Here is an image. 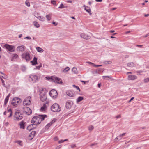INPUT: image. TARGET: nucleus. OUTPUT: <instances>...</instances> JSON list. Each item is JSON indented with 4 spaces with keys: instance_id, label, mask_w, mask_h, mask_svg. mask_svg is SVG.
<instances>
[{
    "instance_id": "1",
    "label": "nucleus",
    "mask_w": 149,
    "mask_h": 149,
    "mask_svg": "<svg viewBox=\"0 0 149 149\" xmlns=\"http://www.w3.org/2000/svg\"><path fill=\"white\" fill-rule=\"evenodd\" d=\"M47 117V116L45 115H40L39 116H34L32 119L31 123H35V125L40 124L42 121Z\"/></svg>"
},
{
    "instance_id": "2",
    "label": "nucleus",
    "mask_w": 149,
    "mask_h": 149,
    "mask_svg": "<svg viewBox=\"0 0 149 149\" xmlns=\"http://www.w3.org/2000/svg\"><path fill=\"white\" fill-rule=\"evenodd\" d=\"M45 78L48 80H51L52 81L58 84H61L62 83L61 79L55 76L51 77L47 76Z\"/></svg>"
},
{
    "instance_id": "3",
    "label": "nucleus",
    "mask_w": 149,
    "mask_h": 149,
    "mask_svg": "<svg viewBox=\"0 0 149 149\" xmlns=\"http://www.w3.org/2000/svg\"><path fill=\"white\" fill-rule=\"evenodd\" d=\"M14 120H16L19 121L23 118L22 114L20 113L19 110H17L14 116Z\"/></svg>"
},
{
    "instance_id": "4",
    "label": "nucleus",
    "mask_w": 149,
    "mask_h": 149,
    "mask_svg": "<svg viewBox=\"0 0 149 149\" xmlns=\"http://www.w3.org/2000/svg\"><path fill=\"white\" fill-rule=\"evenodd\" d=\"M51 111L54 112H58L60 111L61 108L60 106L57 103L54 104L51 107Z\"/></svg>"
},
{
    "instance_id": "5",
    "label": "nucleus",
    "mask_w": 149,
    "mask_h": 149,
    "mask_svg": "<svg viewBox=\"0 0 149 149\" xmlns=\"http://www.w3.org/2000/svg\"><path fill=\"white\" fill-rule=\"evenodd\" d=\"M29 79L30 81L34 83L38 80V77L35 74L30 75Z\"/></svg>"
},
{
    "instance_id": "6",
    "label": "nucleus",
    "mask_w": 149,
    "mask_h": 149,
    "mask_svg": "<svg viewBox=\"0 0 149 149\" xmlns=\"http://www.w3.org/2000/svg\"><path fill=\"white\" fill-rule=\"evenodd\" d=\"M21 102V100L20 98L15 97L13 99L11 102V104L13 106H16Z\"/></svg>"
},
{
    "instance_id": "7",
    "label": "nucleus",
    "mask_w": 149,
    "mask_h": 149,
    "mask_svg": "<svg viewBox=\"0 0 149 149\" xmlns=\"http://www.w3.org/2000/svg\"><path fill=\"white\" fill-rule=\"evenodd\" d=\"M31 100V97L30 96H28L25 98L23 101L24 105H29L30 104Z\"/></svg>"
},
{
    "instance_id": "8",
    "label": "nucleus",
    "mask_w": 149,
    "mask_h": 149,
    "mask_svg": "<svg viewBox=\"0 0 149 149\" xmlns=\"http://www.w3.org/2000/svg\"><path fill=\"white\" fill-rule=\"evenodd\" d=\"M49 94L53 98H56L58 95L57 91L54 89L50 91Z\"/></svg>"
},
{
    "instance_id": "9",
    "label": "nucleus",
    "mask_w": 149,
    "mask_h": 149,
    "mask_svg": "<svg viewBox=\"0 0 149 149\" xmlns=\"http://www.w3.org/2000/svg\"><path fill=\"white\" fill-rule=\"evenodd\" d=\"M4 47L9 51L14 52L15 50V47L14 46L5 44L4 45Z\"/></svg>"
},
{
    "instance_id": "10",
    "label": "nucleus",
    "mask_w": 149,
    "mask_h": 149,
    "mask_svg": "<svg viewBox=\"0 0 149 149\" xmlns=\"http://www.w3.org/2000/svg\"><path fill=\"white\" fill-rule=\"evenodd\" d=\"M22 58L25 59L27 61H29L31 59L30 54L28 52L22 54Z\"/></svg>"
},
{
    "instance_id": "11",
    "label": "nucleus",
    "mask_w": 149,
    "mask_h": 149,
    "mask_svg": "<svg viewBox=\"0 0 149 149\" xmlns=\"http://www.w3.org/2000/svg\"><path fill=\"white\" fill-rule=\"evenodd\" d=\"M24 113L27 115H29L32 113V111L29 108L25 107L24 108Z\"/></svg>"
},
{
    "instance_id": "12",
    "label": "nucleus",
    "mask_w": 149,
    "mask_h": 149,
    "mask_svg": "<svg viewBox=\"0 0 149 149\" xmlns=\"http://www.w3.org/2000/svg\"><path fill=\"white\" fill-rule=\"evenodd\" d=\"M72 102L71 101H67L66 103L65 107L66 108L69 109H70L72 105Z\"/></svg>"
},
{
    "instance_id": "13",
    "label": "nucleus",
    "mask_w": 149,
    "mask_h": 149,
    "mask_svg": "<svg viewBox=\"0 0 149 149\" xmlns=\"http://www.w3.org/2000/svg\"><path fill=\"white\" fill-rule=\"evenodd\" d=\"M80 36L82 38L86 40L89 39L90 38V36H89L88 35L85 33L81 34L80 35Z\"/></svg>"
},
{
    "instance_id": "14",
    "label": "nucleus",
    "mask_w": 149,
    "mask_h": 149,
    "mask_svg": "<svg viewBox=\"0 0 149 149\" xmlns=\"http://www.w3.org/2000/svg\"><path fill=\"white\" fill-rule=\"evenodd\" d=\"M137 77L134 75H129L128 77V80H134L136 79Z\"/></svg>"
},
{
    "instance_id": "15",
    "label": "nucleus",
    "mask_w": 149,
    "mask_h": 149,
    "mask_svg": "<svg viewBox=\"0 0 149 149\" xmlns=\"http://www.w3.org/2000/svg\"><path fill=\"white\" fill-rule=\"evenodd\" d=\"M37 58L35 57H34L32 61H31V63H32V65H35L37 64Z\"/></svg>"
},
{
    "instance_id": "16",
    "label": "nucleus",
    "mask_w": 149,
    "mask_h": 149,
    "mask_svg": "<svg viewBox=\"0 0 149 149\" xmlns=\"http://www.w3.org/2000/svg\"><path fill=\"white\" fill-rule=\"evenodd\" d=\"M25 47L24 45L19 46L17 47V50L19 51L23 52L24 51Z\"/></svg>"
},
{
    "instance_id": "17",
    "label": "nucleus",
    "mask_w": 149,
    "mask_h": 149,
    "mask_svg": "<svg viewBox=\"0 0 149 149\" xmlns=\"http://www.w3.org/2000/svg\"><path fill=\"white\" fill-rule=\"evenodd\" d=\"M26 123L24 121H22L20 123L19 125L20 126V128L22 129L25 128V125Z\"/></svg>"
},
{
    "instance_id": "18",
    "label": "nucleus",
    "mask_w": 149,
    "mask_h": 149,
    "mask_svg": "<svg viewBox=\"0 0 149 149\" xmlns=\"http://www.w3.org/2000/svg\"><path fill=\"white\" fill-rule=\"evenodd\" d=\"M127 66L130 67H133L136 66L135 64L133 62L128 63L127 64Z\"/></svg>"
},
{
    "instance_id": "19",
    "label": "nucleus",
    "mask_w": 149,
    "mask_h": 149,
    "mask_svg": "<svg viewBox=\"0 0 149 149\" xmlns=\"http://www.w3.org/2000/svg\"><path fill=\"white\" fill-rule=\"evenodd\" d=\"M47 99V97L45 94H44L43 96H42V95H40V100L41 101L43 102L45 101Z\"/></svg>"
},
{
    "instance_id": "20",
    "label": "nucleus",
    "mask_w": 149,
    "mask_h": 149,
    "mask_svg": "<svg viewBox=\"0 0 149 149\" xmlns=\"http://www.w3.org/2000/svg\"><path fill=\"white\" fill-rule=\"evenodd\" d=\"M85 10L90 15H91L92 13H91V9L90 7L88 6L86 7L85 8Z\"/></svg>"
},
{
    "instance_id": "21",
    "label": "nucleus",
    "mask_w": 149,
    "mask_h": 149,
    "mask_svg": "<svg viewBox=\"0 0 149 149\" xmlns=\"http://www.w3.org/2000/svg\"><path fill=\"white\" fill-rule=\"evenodd\" d=\"M10 96V94H9L6 97L5 100V101H4V105H6L8 102V100Z\"/></svg>"
},
{
    "instance_id": "22",
    "label": "nucleus",
    "mask_w": 149,
    "mask_h": 149,
    "mask_svg": "<svg viewBox=\"0 0 149 149\" xmlns=\"http://www.w3.org/2000/svg\"><path fill=\"white\" fill-rule=\"evenodd\" d=\"M36 49L38 52L40 53H42L44 51L43 50L42 48L39 47H36Z\"/></svg>"
},
{
    "instance_id": "23",
    "label": "nucleus",
    "mask_w": 149,
    "mask_h": 149,
    "mask_svg": "<svg viewBox=\"0 0 149 149\" xmlns=\"http://www.w3.org/2000/svg\"><path fill=\"white\" fill-rule=\"evenodd\" d=\"M3 77L4 79L6 78V76L4 75V77H3V76H2L1 77H0V78L2 81V83L3 85V86H5V84L4 81L2 79Z\"/></svg>"
},
{
    "instance_id": "24",
    "label": "nucleus",
    "mask_w": 149,
    "mask_h": 149,
    "mask_svg": "<svg viewBox=\"0 0 149 149\" xmlns=\"http://www.w3.org/2000/svg\"><path fill=\"white\" fill-rule=\"evenodd\" d=\"M72 72H73L74 73L77 74L78 73V71H77V69L76 68L74 67L72 69Z\"/></svg>"
},
{
    "instance_id": "25",
    "label": "nucleus",
    "mask_w": 149,
    "mask_h": 149,
    "mask_svg": "<svg viewBox=\"0 0 149 149\" xmlns=\"http://www.w3.org/2000/svg\"><path fill=\"white\" fill-rule=\"evenodd\" d=\"M47 109L46 105L44 104L43 106L40 109V111H45Z\"/></svg>"
},
{
    "instance_id": "26",
    "label": "nucleus",
    "mask_w": 149,
    "mask_h": 149,
    "mask_svg": "<svg viewBox=\"0 0 149 149\" xmlns=\"http://www.w3.org/2000/svg\"><path fill=\"white\" fill-rule=\"evenodd\" d=\"M33 24L34 25L36 28H39L40 27L39 24L36 21H34Z\"/></svg>"
},
{
    "instance_id": "27",
    "label": "nucleus",
    "mask_w": 149,
    "mask_h": 149,
    "mask_svg": "<svg viewBox=\"0 0 149 149\" xmlns=\"http://www.w3.org/2000/svg\"><path fill=\"white\" fill-rule=\"evenodd\" d=\"M36 132L35 131H32L31 133V134L29 135V136L31 137L32 139L34 137L36 134Z\"/></svg>"
},
{
    "instance_id": "28",
    "label": "nucleus",
    "mask_w": 149,
    "mask_h": 149,
    "mask_svg": "<svg viewBox=\"0 0 149 149\" xmlns=\"http://www.w3.org/2000/svg\"><path fill=\"white\" fill-rule=\"evenodd\" d=\"M67 8V6H64L63 4L61 3L60 4V6L58 7V8L62 9L64 8Z\"/></svg>"
},
{
    "instance_id": "29",
    "label": "nucleus",
    "mask_w": 149,
    "mask_h": 149,
    "mask_svg": "<svg viewBox=\"0 0 149 149\" xmlns=\"http://www.w3.org/2000/svg\"><path fill=\"white\" fill-rule=\"evenodd\" d=\"M83 99V97L80 96L77 100V102L78 103L82 100Z\"/></svg>"
},
{
    "instance_id": "30",
    "label": "nucleus",
    "mask_w": 149,
    "mask_h": 149,
    "mask_svg": "<svg viewBox=\"0 0 149 149\" xmlns=\"http://www.w3.org/2000/svg\"><path fill=\"white\" fill-rule=\"evenodd\" d=\"M34 125H29L27 128V130H29V131H30L32 129V126H34Z\"/></svg>"
},
{
    "instance_id": "31",
    "label": "nucleus",
    "mask_w": 149,
    "mask_h": 149,
    "mask_svg": "<svg viewBox=\"0 0 149 149\" xmlns=\"http://www.w3.org/2000/svg\"><path fill=\"white\" fill-rule=\"evenodd\" d=\"M34 15L37 18H38L40 16V14L37 12H35L34 13Z\"/></svg>"
},
{
    "instance_id": "32",
    "label": "nucleus",
    "mask_w": 149,
    "mask_h": 149,
    "mask_svg": "<svg viewBox=\"0 0 149 149\" xmlns=\"http://www.w3.org/2000/svg\"><path fill=\"white\" fill-rule=\"evenodd\" d=\"M38 19H39V20L42 21H44L45 19V18L43 17L40 16L38 18Z\"/></svg>"
},
{
    "instance_id": "33",
    "label": "nucleus",
    "mask_w": 149,
    "mask_h": 149,
    "mask_svg": "<svg viewBox=\"0 0 149 149\" xmlns=\"http://www.w3.org/2000/svg\"><path fill=\"white\" fill-rule=\"evenodd\" d=\"M7 112H8V113H10V115L8 117V118H9L11 117L12 115V111L11 109H9L7 111Z\"/></svg>"
},
{
    "instance_id": "34",
    "label": "nucleus",
    "mask_w": 149,
    "mask_h": 149,
    "mask_svg": "<svg viewBox=\"0 0 149 149\" xmlns=\"http://www.w3.org/2000/svg\"><path fill=\"white\" fill-rule=\"evenodd\" d=\"M46 17L48 21H49L51 19V16L50 15H47L46 16Z\"/></svg>"
},
{
    "instance_id": "35",
    "label": "nucleus",
    "mask_w": 149,
    "mask_h": 149,
    "mask_svg": "<svg viewBox=\"0 0 149 149\" xmlns=\"http://www.w3.org/2000/svg\"><path fill=\"white\" fill-rule=\"evenodd\" d=\"M102 77L104 79L107 80V78H109V79H111L112 78V77L110 76H102Z\"/></svg>"
},
{
    "instance_id": "36",
    "label": "nucleus",
    "mask_w": 149,
    "mask_h": 149,
    "mask_svg": "<svg viewBox=\"0 0 149 149\" xmlns=\"http://www.w3.org/2000/svg\"><path fill=\"white\" fill-rule=\"evenodd\" d=\"M70 70V68L67 67L65 68V69L63 70V72H67Z\"/></svg>"
},
{
    "instance_id": "37",
    "label": "nucleus",
    "mask_w": 149,
    "mask_h": 149,
    "mask_svg": "<svg viewBox=\"0 0 149 149\" xmlns=\"http://www.w3.org/2000/svg\"><path fill=\"white\" fill-rule=\"evenodd\" d=\"M67 95L70 97L73 96V94L71 92H70L69 91L67 92L66 93Z\"/></svg>"
},
{
    "instance_id": "38",
    "label": "nucleus",
    "mask_w": 149,
    "mask_h": 149,
    "mask_svg": "<svg viewBox=\"0 0 149 149\" xmlns=\"http://www.w3.org/2000/svg\"><path fill=\"white\" fill-rule=\"evenodd\" d=\"M51 125H52L50 123H49L46 126L45 128L48 129Z\"/></svg>"
},
{
    "instance_id": "39",
    "label": "nucleus",
    "mask_w": 149,
    "mask_h": 149,
    "mask_svg": "<svg viewBox=\"0 0 149 149\" xmlns=\"http://www.w3.org/2000/svg\"><path fill=\"white\" fill-rule=\"evenodd\" d=\"M99 70H94L93 72L92 73L93 74H95L97 73H99Z\"/></svg>"
},
{
    "instance_id": "40",
    "label": "nucleus",
    "mask_w": 149,
    "mask_h": 149,
    "mask_svg": "<svg viewBox=\"0 0 149 149\" xmlns=\"http://www.w3.org/2000/svg\"><path fill=\"white\" fill-rule=\"evenodd\" d=\"M18 56L16 54H14L13 56V59H16L18 57Z\"/></svg>"
},
{
    "instance_id": "41",
    "label": "nucleus",
    "mask_w": 149,
    "mask_h": 149,
    "mask_svg": "<svg viewBox=\"0 0 149 149\" xmlns=\"http://www.w3.org/2000/svg\"><path fill=\"white\" fill-rule=\"evenodd\" d=\"M25 3L26 5L28 7H29L30 6V4L29 2L27 0H26L25 2Z\"/></svg>"
},
{
    "instance_id": "42",
    "label": "nucleus",
    "mask_w": 149,
    "mask_h": 149,
    "mask_svg": "<svg viewBox=\"0 0 149 149\" xmlns=\"http://www.w3.org/2000/svg\"><path fill=\"white\" fill-rule=\"evenodd\" d=\"M112 63V61H106L104 62V63L105 64H111Z\"/></svg>"
},
{
    "instance_id": "43",
    "label": "nucleus",
    "mask_w": 149,
    "mask_h": 149,
    "mask_svg": "<svg viewBox=\"0 0 149 149\" xmlns=\"http://www.w3.org/2000/svg\"><path fill=\"white\" fill-rule=\"evenodd\" d=\"M71 147L72 148H73L76 147V145L75 144H72L71 145Z\"/></svg>"
},
{
    "instance_id": "44",
    "label": "nucleus",
    "mask_w": 149,
    "mask_h": 149,
    "mask_svg": "<svg viewBox=\"0 0 149 149\" xmlns=\"http://www.w3.org/2000/svg\"><path fill=\"white\" fill-rule=\"evenodd\" d=\"M93 128H94V127L92 125H91V126H90L88 127L89 130L90 131L92 130L93 129Z\"/></svg>"
},
{
    "instance_id": "45",
    "label": "nucleus",
    "mask_w": 149,
    "mask_h": 149,
    "mask_svg": "<svg viewBox=\"0 0 149 149\" xmlns=\"http://www.w3.org/2000/svg\"><path fill=\"white\" fill-rule=\"evenodd\" d=\"M56 118H54L50 123L52 125V124H53L56 121Z\"/></svg>"
},
{
    "instance_id": "46",
    "label": "nucleus",
    "mask_w": 149,
    "mask_h": 149,
    "mask_svg": "<svg viewBox=\"0 0 149 149\" xmlns=\"http://www.w3.org/2000/svg\"><path fill=\"white\" fill-rule=\"evenodd\" d=\"M42 64L40 63V65L39 66H36V69H38V70L40 69V68L42 67Z\"/></svg>"
},
{
    "instance_id": "47",
    "label": "nucleus",
    "mask_w": 149,
    "mask_h": 149,
    "mask_svg": "<svg viewBox=\"0 0 149 149\" xmlns=\"http://www.w3.org/2000/svg\"><path fill=\"white\" fill-rule=\"evenodd\" d=\"M125 134L126 133H124L119 135V137H120V139H119V140L121 139H122V137L124 136L125 135Z\"/></svg>"
},
{
    "instance_id": "48",
    "label": "nucleus",
    "mask_w": 149,
    "mask_h": 149,
    "mask_svg": "<svg viewBox=\"0 0 149 149\" xmlns=\"http://www.w3.org/2000/svg\"><path fill=\"white\" fill-rule=\"evenodd\" d=\"M149 81V78L145 79H144V82H147Z\"/></svg>"
},
{
    "instance_id": "49",
    "label": "nucleus",
    "mask_w": 149,
    "mask_h": 149,
    "mask_svg": "<svg viewBox=\"0 0 149 149\" xmlns=\"http://www.w3.org/2000/svg\"><path fill=\"white\" fill-rule=\"evenodd\" d=\"M120 137H119V136H117V137H116L114 139V140L115 141H118L119 140H119V138Z\"/></svg>"
},
{
    "instance_id": "50",
    "label": "nucleus",
    "mask_w": 149,
    "mask_h": 149,
    "mask_svg": "<svg viewBox=\"0 0 149 149\" xmlns=\"http://www.w3.org/2000/svg\"><path fill=\"white\" fill-rule=\"evenodd\" d=\"M51 3L53 5H55L56 4V1L54 0H52L51 1Z\"/></svg>"
},
{
    "instance_id": "51",
    "label": "nucleus",
    "mask_w": 149,
    "mask_h": 149,
    "mask_svg": "<svg viewBox=\"0 0 149 149\" xmlns=\"http://www.w3.org/2000/svg\"><path fill=\"white\" fill-rule=\"evenodd\" d=\"M52 24L54 25L55 26H56L58 24V23L57 22H52Z\"/></svg>"
},
{
    "instance_id": "52",
    "label": "nucleus",
    "mask_w": 149,
    "mask_h": 149,
    "mask_svg": "<svg viewBox=\"0 0 149 149\" xmlns=\"http://www.w3.org/2000/svg\"><path fill=\"white\" fill-rule=\"evenodd\" d=\"M31 125H34V126H32V129H33L34 128H36L37 127V125H35V123H33V124H32Z\"/></svg>"
},
{
    "instance_id": "53",
    "label": "nucleus",
    "mask_w": 149,
    "mask_h": 149,
    "mask_svg": "<svg viewBox=\"0 0 149 149\" xmlns=\"http://www.w3.org/2000/svg\"><path fill=\"white\" fill-rule=\"evenodd\" d=\"M24 38V39H28L29 40H30L31 39V38L29 36H27V37H25Z\"/></svg>"
},
{
    "instance_id": "54",
    "label": "nucleus",
    "mask_w": 149,
    "mask_h": 149,
    "mask_svg": "<svg viewBox=\"0 0 149 149\" xmlns=\"http://www.w3.org/2000/svg\"><path fill=\"white\" fill-rule=\"evenodd\" d=\"M102 65H96L95 64H94V66L95 67H99L101 66Z\"/></svg>"
},
{
    "instance_id": "55",
    "label": "nucleus",
    "mask_w": 149,
    "mask_h": 149,
    "mask_svg": "<svg viewBox=\"0 0 149 149\" xmlns=\"http://www.w3.org/2000/svg\"><path fill=\"white\" fill-rule=\"evenodd\" d=\"M87 63H88L89 64L92 65L93 66H94V64L93 63L90 62H87Z\"/></svg>"
},
{
    "instance_id": "56",
    "label": "nucleus",
    "mask_w": 149,
    "mask_h": 149,
    "mask_svg": "<svg viewBox=\"0 0 149 149\" xmlns=\"http://www.w3.org/2000/svg\"><path fill=\"white\" fill-rule=\"evenodd\" d=\"M61 145L58 146L56 148V149H59L61 148Z\"/></svg>"
},
{
    "instance_id": "57",
    "label": "nucleus",
    "mask_w": 149,
    "mask_h": 149,
    "mask_svg": "<svg viewBox=\"0 0 149 149\" xmlns=\"http://www.w3.org/2000/svg\"><path fill=\"white\" fill-rule=\"evenodd\" d=\"M121 118V116L120 115H118V116H117L116 117V118Z\"/></svg>"
},
{
    "instance_id": "58",
    "label": "nucleus",
    "mask_w": 149,
    "mask_h": 149,
    "mask_svg": "<svg viewBox=\"0 0 149 149\" xmlns=\"http://www.w3.org/2000/svg\"><path fill=\"white\" fill-rule=\"evenodd\" d=\"M64 142V141L63 140H61L58 141V143H61Z\"/></svg>"
},
{
    "instance_id": "59",
    "label": "nucleus",
    "mask_w": 149,
    "mask_h": 149,
    "mask_svg": "<svg viewBox=\"0 0 149 149\" xmlns=\"http://www.w3.org/2000/svg\"><path fill=\"white\" fill-rule=\"evenodd\" d=\"M16 142L18 144H20L21 142V141H17Z\"/></svg>"
},
{
    "instance_id": "60",
    "label": "nucleus",
    "mask_w": 149,
    "mask_h": 149,
    "mask_svg": "<svg viewBox=\"0 0 149 149\" xmlns=\"http://www.w3.org/2000/svg\"><path fill=\"white\" fill-rule=\"evenodd\" d=\"M58 139V138L57 137H56L54 138V140L55 141H57Z\"/></svg>"
},
{
    "instance_id": "61",
    "label": "nucleus",
    "mask_w": 149,
    "mask_h": 149,
    "mask_svg": "<svg viewBox=\"0 0 149 149\" xmlns=\"http://www.w3.org/2000/svg\"><path fill=\"white\" fill-rule=\"evenodd\" d=\"M88 81H82V80H81V82H84V84H85L86 82H88Z\"/></svg>"
},
{
    "instance_id": "62",
    "label": "nucleus",
    "mask_w": 149,
    "mask_h": 149,
    "mask_svg": "<svg viewBox=\"0 0 149 149\" xmlns=\"http://www.w3.org/2000/svg\"><path fill=\"white\" fill-rule=\"evenodd\" d=\"M134 97H132L131 99L128 102H131V101L132 100H133L134 99Z\"/></svg>"
},
{
    "instance_id": "63",
    "label": "nucleus",
    "mask_w": 149,
    "mask_h": 149,
    "mask_svg": "<svg viewBox=\"0 0 149 149\" xmlns=\"http://www.w3.org/2000/svg\"><path fill=\"white\" fill-rule=\"evenodd\" d=\"M67 2L68 3H71L72 2V1L70 0H68Z\"/></svg>"
},
{
    "instance_id": "64",
    "label": "nucleus",
    "mask_w": 149,
    "mask_h": 149,
    "mask_svg": "<svg viewBox=\"0 0 149 149\" xmlns=\"http://www.w3.org/2000/svg\"><path fill=\"white\" fill-rule=\"evenodd\" d=\"M149 36V33H148V34H146L145 36H144V37H147V36Z\"/></svg>"
}]
</instances>
